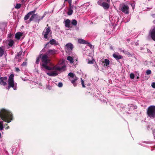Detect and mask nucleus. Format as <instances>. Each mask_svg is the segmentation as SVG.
I'll return each mask as SVG.
<instances>
[{"instance_id": "16", "label": "nucleus", "mask_w": 155, "mask_h": 155, "mask_svg": "<svg viewBox=\"0 0 155 155\" xmlns=\"http://www.w3.org/2000/svg\"><path fill=\"white\" fill-rule=\"evenodd\" d=\"M47 74L50 76H57L58 74L56 71H53L51 73H48Z\"/></svg>"}, {"instance_id": "23", "label": "nucleus", "mask_w": 155, "mask_h": 155, "mask_svg": "<svg viewBox=\"0 0 155 155\" xmlns=\"http://www.w3.org/2000/svg\"><path fill=\"white\" fill-rule=\"evenodd\" d=\"M14 75L13 74H11L8 78V81H14Z\"/></svg>"}, {"instance_id": "5", "label": "nucleus", "mask_w": 155, "mask_h": 155, "mask_svg": "<svg viewBox=\"0 0 155 155\" xmlns=\"http://www.w3.org/2000/svg\"><path fill=\"white\" fill-rule=\"evenodd\" d=\"M44 16H45L43 15L42 17L40 18V17L38 16L37 13L34 14L32 15L30 18L29 19V23H30L31 21H33L34 18L35 19V21L38 22L39 23L40 21L42 19Z\"/></svg>"}, {"instance_id": "40", "label": "nucleus", "mask_w": 155, "mask_h": 155, "mask_svg": "<svg viewBox=\"0 0 155 155\" xmlns=\"http://www.w3.org/2000/svg\"><path fill=\"white\" fill-rule=\"evenodd\" d=\"M151 86L154 88H155V82H153L152 83Z\"/></svg>"}, {"instance_id": "31", "label": "nucleus", "mask_w": 155, "mask_h": 155, "mask_svg": "<svg viewBox=\"0 0 155 155\" xmlns=\"http://www.w3.org/2000/svg\"><path fill=\"white\" fill-rule=\"evenodd\" d=\"M74 8L76 10V6L74 7L73 5H69V8L68 9L73 10Z\"/></svg>"}, {"instance_id": "34", "label": "nucleus", "mask_w": 155, "mask_h": 155, "mask_svg": "<svg viewBox=\"0 0 155 155\" xmlns=\"http://www.w3.org/2000/svg\"><path fill=\"white\" fill-rule=\"evenodd\" d=\"M89 61H88V63L89 64H92L94 63V60H92L90 61L88 60Z\"/></svg>"}, {"instance_id": "46", "label": "nucleus", "mask_w": 155, "mask_h": 155, "mask_svg": "<svg viewBox=\"0 0 155 155\" xmlns=\"http://www.w3.org/2000/svg\"><path fill=\"white\" fill-rule=\"evenodd\" d=\"M108 3H109L110 2V0H106Z\"/></svg>"}, {"instance_id": "36", "label": "nucleus", "mask_w": 155, "mask_h": 155, "mask_svg": "<svg viewBox=\"0 0 155 155\" xmlns=\"http://www.w3.org/2000/svg\"><path fill=\"white\" fill-rule=\"evenodd\" d=\"M146 74L147 75L150 74L151 73V71L150 70H147L146 72Z\"/></svg>"}, {"instance_id": "24", "label": "nucleus", "mask_w": 155, "mask_h": 155, "mask_svg": "<svg viewBox=\"0 0 155 155\" xmlns=\"http://www.w3.org/2000/svg\"><path fill=\"white\" fill-rule=\"evenodd\" d=\"M103 62V63H105V64L106 66H107L109 64L110 61L108 59H104V61Z\"/></svg>"}, {"instance_id": "37", "label": "nucleus", "mask_w": 155, "mask_h": 155, "mask_svg": "<svg viewBox=\"0 0 155 155\" xmlns=\"http://www.w3.org/2000/svg\"><path fill=\"white\" fill-rule=\"evenodd\" d=\"M36 11V10H34L29 12H30V14H31V15H32L34 14H35V12Z\"/></svg>"}, {"instance_id": "39", "label": "nucleus", "mask_w": 155, "mask_h": 155, "mask_svg": "<svg viewBox=\"0 0 155 155\" xmlns=\"http://www.w3.org/2000/svg\"><path fill=\"white\" fill-rule=\"evenodd\" d=\"M74 63L75 64H78V60L77 58H76L74 60Z\"/></svg>"}, {"instance_id": "38", "label": "nucleus", "mask_w": 155, "mask_h": 155, "mask_svg": "<svg viewBox=\"0 0 155 155\" xmlns=\"http://www.w3.org/2000/svg\"><path fill=\"white\" fill-rule=\"evenodd\" d=\"M58 86L59 87H61L63 86V84L61 82H59L58 84Z\"/></svg>"}, {"instance_id": "19", "label": "nucleus", "mask_w": 155, "mask_h": 155, "mask_svg": "<svg viewBox=\"0 0 155 155\" xmlns=\"http://www.w3.org/2000/svg\"><path fill=\"white\" fill-rule=\"evenodd\" d=\"M78 42L81 44H89L87 41H86L82 39H78Z\"/></svg>"}, {"instance_id": "25", "label": "nucleus", "mask_w": 155, "mask_h": 155, "mask_svg": "<svg viewBox=\"0 0 155 155\" xmlns=\"http://www.w3.org/2000/svg\"><path fill=\"white\" fill-rule=\"evenodd\" d=\"M14 43V42L13 40H10L9 41L8 45L10 47H12V46L13 45Z\"/></svg>"}, {"instance_id": "27", "label": "nucleus", "mask_w": 155, "mask_h": 155, "mask_svg": "<svg viewBox=\"0 0 155 155\" xmlns=\"http://www.w3.org/2000/svg\"><path fill=\"white\" fill-rule=\"evenodd\" d=\"M3 122L2 121H0V130H1L3 129Z\"/></svg>"}, {"instance_id": "4", "label": "nucleus", "mask_w": 155, "mask_h": 155, "mask_svg": "<svg viewBox=\"0 0 155 155\" xmlns=\"http://www.w3.org/2000/svg\"><path fill=\"white\" fill-rule=\"evenodd\" d=\"M68 76L70 77L69 79L71 83L74 87L76 86L77 85L76 81L78 80V78L75 74L72 72L69 73L68 74Z\"/></svg>"}, {"instance_id": "9", "label": "nucleus", "mask_w": 155, "mask_h": 155, "mask_svg": "<svg viewBox=\"0 0 155 155\" xmlns=\"http://www.w3.org/2000/svg\"><path fill=\"white\" fill-rule=\"evenodd\" d=\"M7 79V77H1L0 78V84L3 86L7 85L6 81Z\"/></svg>"}, {"instance_id": "28", "label": "nucleus", "mask_w": 155, "mask_h": 155, "mask_svg": "<svg viewBox=\"0 0 155 155\" xmlns=\"http://www.w3.org/2000/svg\"><path fill=\"white\" fill-rule=\"evenodd\" d=\"M73 12V10L68 9L67 13L68 15H71L72 14Z\"/></svg>"}, {"instance_id": "41", "label": "nucleus", "mask_w": 155, "mask_h": 155, "mask_svg": "<svg viewBox=\"0 0 155 155\" xmlns=\"http://www.w3.org/2000/svg\"><path fill=\"white\" fill-rule=\"evenodd\" d=\"M27 64V62L26 61L25 62H24L22 64V65L23 66H25Z\"/></svg>"}, {"instance_id": "1", "label": "nucleus", "mask_w": 155, "mask_h": 155, "mask_svg": "<svg viewBox=\"0 0 155 155\" xmlns=\"http://www.w3.org/2000/svg\"><path fill=\"white\" fill-rule=\"evenodd\" d=\"M42 54L38 55L36 59L35 63L37 64H38L40 61L41 58L42 63L41 66L46 69L48 70H56L58 71H61L63 70L65 68V66L63 65L61 67L58 66H54L51 67L48 66V64H50V59L48 58V57L46 54H43L42 56Z\"/></svg>"}, {"instance_id": "22", "label": "nucleus", "mask_w": 155, "mask_h": 155, "mask_svg": "<svg viewBox=\"0 0 155 155\" xmlns=\"http://www.w3.org/2000/svg\"><path fill=\"white\" fill-rule=\"evenodd\" d=\"M31 14H30V12H29L26 15L24 18V19L25 20H28L29 18V17Z\"/></svg>"}, {"instance_id": "47", "label": "nucleus", "mask_w": 155, "mask_h": 155, "mask_svg": "<svg viewBox=\"0 0 155 155\" xmlns=\"http://www.w3.org/2000/svg\"><path fill=\"white\" fill-rule=\"evenodd\" d=\"M110 48L111 50L113 49V47L111 46H110Z\"/></svg>"}, {"instance_id": "26", "label": "nucleus", "mask_w": 155, "mask_h": 155, "mask_svg": "<svg viewBox=\"0 0 155 155\" xmlns=\"http://www.w3.org/2000/svg\"><path fill=\"white\" fill-rule=\"evenodd\" d=\"M77 24V22L76 20L73 19L71 21V24L74 26H76Z\"/></svg>"}, {"instance_id": "50", "label": "nucleus", "mask_w": 155, "mask_h": 155, "mask_svg": "<svg viewBox=\"0 0 155 155\" xmlns=\"http://www.w3.org/2000/svg\"><path fill=\"white\" fill-rule=\"evenodd\" d=\"M9 128V127L8 126L7 129H8Z\"/></svg>"}, {"instance_id": "6", "label": "nucleus", "mask_w": 155, "mask_h": 155, "mask_svg": "<svg viewBox=\"0 0 155 155\" xmlns=\"http://www.w3.org/2000/svg\"><path fill=\"white\" fill-rule=\"evenodd\" d=\"M129 7L127 5H124L121 8L120 10L124 13L128 14L129 13Z\"/></svg>"}, {"instance_id": "35", "label": "nucleus", "mask_w": 155, "mask_h": 155, "mask_svg": "<svg viewBox=\"0 0 155 155\" xmlns=\"http://www.w3.org/2000/svg\"><path fill=\"white\" fill-rule=\"evenodd\" d=\"M81 84L82 85V86L83 87H85V85L84 84V81L83 80L82 78H81Z\"/></svg>"}, {"instance_id": "52", "label": "nucleus", "mask_w": 155, "mask_h": 155, "mask_svg": "<svg viewBox=\"0 0 155 155\" xmlns=\"http://www.w3.org/2000/svg\"><path fill=\"white\" fill-rule=\"evenodd\" d=\"M99 1H98V4L100 5V4H99Z\"/></svg>"}, {"instance_id": "29", "label": "nucleus", "mask_w": 155, "mask_h": 155, "mask_svg": "<svg viewBox=\"0 0 155 155\" xmlns=\"http://www.w3.org/2000/svg\"><path fill=\"white\" fill-rule=\"evenodd\" d=\"M15 58L16 59H17V61L19 62H20L21 61V56H20V57L15 56Z\"/></svg>"}, {"instance_id": "48", "label": "nucleus", "mask_w": 155, "mask_h": 155, "mask_svg": "<svg viewBox=\"0 0 155 155\" xmlns=\"http://www.w3.org/2000/svg\"><path fill=\"white\" fill-rule=\"evenodd\" d=\"M153 135L154 136V139H155V132L153 133Z\"/></svg>"}, {"instance_id": "12", "label": "nucleus", "mask_w": 155, "mask_h": 155, "mask_svg": "<svg viewBox=\"0 0 155 155\" xmlns=\"http://www.w3.org/2000/svg\"><path fill=\"white\" fill-rule=\"evenodd\" d=\"M67 49L68 50H72L73 48V45L71 43H68L66 45Z\"/></svg>"}, {"instance_id": "21", "label": "nucleus", "mask_w": 155, "mask_h": 155, "mask_svg": "<svg viewBox=\"0 0 155 155\" xmlns=\"http://www.w3.org/2000/svg\"><path fill=\"white\" fill-rule=\"evenodd\" d=\"M67 59L70 61L71 63H73L74 62L73 59L72 57L70 56H68L67 58Z\"/></svg>"}, {"instance_id": "51", "label": "nucleus", "mask_w": 155, "mask_h": 155, "mask_svg": "<svg viewBox=\"0 0 155 155\" xmlns=\"http://www.w3.org/2000/svg\"><path fill=\"white\" fill-rule=\"evenodd\" d=\"M139 78V77H138H138H137V79H138V78Z\"/></svg>"}, {"instance_id": "11", "label": "nucleus", "mask_w": 155, "mask_h": 155, "mask_svg": "<svg viewBox=\"0 0 155 155\" xmlns=\"http://www.w3.org/2000/svg\"><path fill=\"white\" fill-rule=\"evenodd\" d=\"M113 57L117 60L121 59L123 58L122 56L119 54H114L113 55Z\"/></svg>"}, {"instance_id": "7", "label": "nucleus", "mask_w": 155, "mask_h": 155, "mask_svg": "<svg viewBox=\"0 0 155 155\" xmlns=\"http://www.w3.org/2000/svg\"><path fill=\"white\" fill-rule=\"evenodd\" d=\"M49 44L52 45H58V43L55 39H52L50 40L49 42H48L47 43L45 44L44 48H46L47 46L48 47V48L50 47V46H49L48 45Z\"/></svg>"}, {"instance_id": "30", "label": "nucleus", "mask_w": 155, "mask_h": 155, "mask_svg": "<svg viewBox=\"0 0 155 155\" xmlns=\"http://www.w3.org/2000/svg\"><path fill=\"white\" fill-rule=\"evenodd\" d=\"M21 6V4H20L17 3L16 4V5L15 6V8L16 9H19V8Z\"/></svg>"}, {"instance_id": "2", "label": "nucleus", "mask_w": 155, "mask_h": 155, "mask_svg": "<svg viewBox=\"0 0 155 155\" xmlns=\"http://www.w3.org/2000/svg\"><path fill=\"white\" fill-rule=\"evenodd\" d=\"M0 119L5 122L9 123L13 119L12 114L9 110L2 109L0 110Z\"/></svg>"}, {"instance_id": "33", "label": "nucleus", "mask_w": 155, "mask_h": 155, "mask_svg": "<svg viewBox=\"0 0 155 155\" xmlns=\"http://www.w3.org/2000/svg\"><path fill=\"white\" fill-rule=\"evenodd\" d=\"M130 78L131 79H133L134 78V75L133 73H131L130 74Z\"/></svg>"}, {"instance_id": "54", "label": "nucleus", "mask_w": 155, "mask_h": 155, "mask_svg": "<svg viewBox=\"0 0 155 155\" xmlns=\"http://www.w3.org/2000/svg\"><path fill=\"white\" fill-rule=\"evenodd\" d=\"M48 25H47V27H48Z\"/></svg>"}, {"instance_id": "18", "label": "nucleus", "mask_w": 155, "mask_h": 155, "mask_svg": "<svg viewBox=\"0 0 155 155\" xmlns=\"http://www.w3.org/2000/svg\"><path fill=\"white\" fill-rule=\"evenodd\" d=\"M65 27L69 28L70 27V21L68 19H66L65 21Z\"/></svg>"}, {"instance_id": "53", "label": "nucleus", "mask_w": 155, "mask_h": 155, "mask_svg": "<svg viewBox=\"0 0 155 155\" xmlns=\"http://www.w3.org/2000/svg\"><path fill=\"white\" fill-rule=\"evenodd\" d=\"M24 0H22V2H23V1H24Z\"/></svg>"}, {"instance_id": "43", "label": "nucleus", "mask_w": 155, "mask_h": 155, "mask_svg": "<svg viewBox=\"0 0 155 155\" xmlns=\"http://www.w3.org/2000/svg\"><path fill=\"white\" fill-rule=\"evenodd\" d=\"M12 35V34H11V33H10L8 35V37L9 38H11Z\"/></svg>"}, {"instance_id": "17", "label": "nucleus", "mask_w": 155, "mask_h": 155, "mask_svg": "<svg viewBox=\"0 0 155 155\" xmlns=\"http://www.w3.org/2000/svg\"><path fill=\"white\" fill-rule=\"evenodd\" d=\"M22 33L20 32H18L15 35V38L18 40L20 39V37L22 36Z\"/></svg>"}, {"instance_id": "20", "label": "nucleus", "mask_w": 155, "mask_h": 155, "mask_svg": "<svg viewBox=\"0 0 155 155\" xmlns=\"http://www.w3.org/2000/svg\"><path fill=\"white\" fill-rule=\"evenodd\" d=\"M5 53L4 49L1 47H0V57H2Z\"/></svg>"}, {"instance_id": "44", "label": "nucleus", "mask_w": 155, "mask_h": 155, "mask_svg": "<svg viewBox=\"0 0 155 155\" xmlns=\"http://www.w3.org/2000/svg\"><path fill=\"white\" fill-rule=\"evenodd\" d=\"M16 71L17 72H19L20 71V70L18 68H15Z\"/></svg>"}, {"instance_id": "49", "label": "nucleus", "mask_w": 155, "mask_h": 155, "mask_svg": "<svg viewBox=\"0 0 155 155\" xmlns=\"http://www.w3.org/2000/svg\"><path fill=\"white\" fill-rule=\"evenodd\" d=\"M153 133H155V129L153 130Z\"/></svg>"}, {"instance_id": "42", "label": "nucleus", "mask_w": 155, "mask_h": 155, "mask_svg": "<svg viewBox=\"0 0 155 155\" xmlns=\"http://www.w3.org/2000/svg\"><path fill=\"white\" fill-rule=\"evenodd\" d=\"M68 3L69 4V5H72L71 4V0H68Z\"/></svg>"}, {"instance_id": "8", "label": "nucleus", "mask_w": 155, "mask_h": 155, "mask_svg": "<svg viewBox=\"0 0 155 155\" xmlns=\"http://www.w3.org/2000/svg\"><path fill=\"white\" fill-rule=\"evenodd\" d=\"M45 31L43 32V34L44 33V37L45 38L47 39L48 38V35L50 32L51 31L50 27H48L45 28Z\"/></svg>"}, {"instance_id": "14", "label": "nucleus", "mask_w": 155, "mask_h": 155, "mask_svg": "<svg viewBox=\"0 0 155 155\" xmlns=\"http://www.w3.org/2000/svg\"><path fill=\"white\" fill-rule=\"evenodd\" d=\"M150 35L152 39L155 41V28H153L152 30Z\"/></svg>"}, {"instance_id": "32", "label": "nucleus", "mask_w": 155, "mask_h": 155, "mask_svg": "<svg viewBox=\"0 0 155 155\" xmlns=\"http://www.w3.org/2000/svg\"><path fill=\"white\" fill-rule=\"evenodd\" d=\"M22 52L21 51H20L19 52H18L15 56L20 57L21 56V55H22Z\"/></svg>"}, {"instance_id": "45", "label": "nucleus", "mask_w": 155, "mask_h": 155, "mask_svg": "<svg viewBox=\"0 0 155 155\" xmlns=\"http://www.w3.org/2000/svg\"><path fill=\"white\" fill-rule=\"evenodd\" d=\"M11 87H11L10 86H9V85H8V87H7V89H8V90H9L10 89V88Z\"/></svg>"}, {"instance_id": "10", "label": "nucleus", "mask_w": 155, "mask_h": 155, "mask_svg": "<svg viewBox=\"0 0 155 155\" xmlns=\"http://www.w3.org/2000/svg\"><path fill=\"white\" fill-rule=\"evenodd\" d=\"M57 52V50H55L54 49H49L46 52V55H53L55 54Z\"/></svg>"}, {"instance_id": "13", "label": "nucleus", "mask_w": 155, "mask_h": 155, "mask_svg": "<svg viewBox=\"0 0 155 155\" xmlns=\"http://www.w3.org/2000/svg\"><path fill=\"white\" fill-rule=\"evenodd\" d=\"M100 5L102 6L104 9H107L109 8V4L105 2H103L102 4Z\"/></svg>"}, {"instance_id": "3", "label": "nucleus", "mask_w": 155, "mask_h": 155, "mask_svg": "<svg viewBox=\"0 0 155 155\" xmlns=\"http://www.w3.org/2000/svg\"><path fill=\"white\" fill-rule=\"evenodd\" d=\"M147 114L151 118H155V106H150L147 109Z\"/></svg>"}, {"instance_id": "15", "label": "nucleus", "mask_w": 155, "mask_h": 155, "mask_svg": "<svg viewBox=\"0 0 155 155\" xmlns=\"http://www.w3.org/2000/svg\"><path fill=\"white\" fill-rule=\"evenodd\" d=\"M8 84L10 86L13 88L14 90L16 89V87H14L15 84L14 81H8Z\"/></svg>"}]
</instances>
